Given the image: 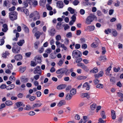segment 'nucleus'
Segmentation results:
<instances>
[{
  "label": "nucleus",
  "instance_id": "nucleus-1",
  "mask_svg": "<svg viewBox=\"0 0 123 123\" xmlns=\"http://www.w3.org/2000/svg\"><path fill=\"white\" fill-rule=\"evenodd\" d=\"M94 19H97L96 17L93 14H91L86 18L85 24L87 25H90Z\"/></svg>",
  "mask_w": 123,
  "mask_h": 123
},
{
  "label": "nucleus",
  "instance_id": "nucleus-2",
  "mask_svg": "<svg viewBox=\"0 0 123 123\" xmlns=\"http://www.w3.org/2000/svg\"><path fill=\"white\" fill-rule=\"evenodd\" d=\"M82 55L81 52L77 50H73L72 52L73 58L74 59H77L80 57Z\"/></svg>",
  "mask_w": 123,
  "mask_h": 123
},
{
  "label": "nucleus",
  "instance_id": "nucleus-3",
  "mask_svg": "<svg viewBox=\"0 0 123 123\" xmlns=\"http://www.w3.org/2000/svg\"><path fill=\"white\" fill-rule=\"evenodd\" d=\"M15 43H12L13 45L12 48V51L13 53L15 54L19 53L20 52V47L15 44Z\"/></svg>",
  "mask_w": 123,
  "mask_h": 123
},
{
  "label": "nucleus",
  "instance_id": "nucleus-4",
  "mask_svg": "<svg viewBox=\"0 0 123 123\" xmlns=\"http://www.w3.org/2000/svg\"><path fill=\"white\" fill-rule=\"evenodd\" d=\"M9 17L11 20H14L17 19L18 13L15 11L10 12L9 14Z\"/></svg>",
  "mask_w": 123,
  "mask_h": 123
},
{
  "label": "nucleus",
  "instance_id": "nucleus-5",
  "mask_svg": "<svg viewBox=\"0 0 123 123\" xmlns=\"http://www.w3.org/2000/svg\"><path fill=\"white\" fill-rule=\"evenodd\" d=\"M68 71V70L65 68H61L57 70L56 71V73L58 74H63L65 72V74L67 75V72Z\"/></svg>",
  "mask_w": 123,
  "mask_h": 123
},
{
  "label": "nucleus",
  "instance_id": "nucleus-6",
  "mask_svg": "<svg viewBox=\"0 0 123 123\" xmlns=\"http://www.w3.org/2000/svg\"><path fill=\"white\" fill-rule=\"evenodd\" d=\"M56 6L59 8H62L64 6L63 2L60 1H57L56 3Z\"/></svg>",
  "mask_w": 123,
  "mask_h": 123
},
{
  "label": "nucleus",
  "instance_id": "nucleus-7",
  "mask_svg": "<svg viewBox=\"0 0 123 123\" xmlns=\"http://www.w3.org/2000/svg\"><path fill=\"white\" fill-rule=\"evenodd\" d=\"M35 74H41V70L40 67L39 66H37L35 68V70L34 71Z\"/></svg>",
  "mask_w": 123,
  "mask_h": 123
},
{
  "label": "nucleus",
  "instance_id": "nucleus-8",
  "mask_svg": "<svg viewBox=\"0 0 123 123\" xmlns=\"http://www.w3.org/2000/svg\"><path fill=\"white\" fill-rule=\"evenodd\" d=\"M97 42H94L92 43L91 44V46L92 48H96L98 46V44L99 43V41L98 39H96Z\"/></svg>",
  "mask_w": 123,
  "mask_h": 123
},
{
  "label": "nucleus",
  "instance_id": "nucleus-9",
  "mask_svg": "<svg viewBox=\"0 0 123 123\" xmlns=\"http://www.w3.org/2000/svg\"><path fill=\"white\" fill-rule=\"evenodd\" d=\"M65 104L66 102L65 100H61L57 103V106L58 107H61L65 105Z\"/></svg>",
  "mask_w": 123,
  "mask_h": 123
},
{
  "label": "nucleus",
  "instance_id": "nucleus-10",
  "mask_svg": "<svg viewBox=\"0 0 123 123\" xmlns=\"http://www.w3.org/2000/svg\"><path fill=\"white\" fill-rule=\"evenodd\" d=\"M23 57L22 55L19 54L17 55L14 56L15 59L17 61H20L22 59Z\"/></svg>",
  "mask_w": 123,
  "mask_h": 123
},
{
  "label": "nucleus",
  "instance_id": "nucleus-11",
  "mask_svg": "<svg viewBox=\"0 0 123 123\" xmlns=\"http://www.w3.org/2000/svg\"><path fill=\"white\" fill-rule=\"evenodd\" d=\"M83 88H86V90H89L90 88L89 84L87 82H86L84 83L83 85Z\"/></svg>",
  "mask_w": 123,
  "mask_h": 123
},
{
  "label": "nucleus",
  "instance_id": "nucleus-12",
  "mask_svg": "<svg viewBox=\"0 0 123 123\" xmlns=\"http://www.w3.org/2000/svg\"><path fill=\"white\" fill-rule=\"evenodd\" d=\"M111 66H109L107 68L106 72V75L111 76V74L110 73V71L111 70Z\"/></svg>",
  "mask_w": 123,
  "mask_h": 123
},
{
  "label": "nucleus",
  "instance_id": "nucleus-13",
  "mask_svg": "<svg viewBox=\"0 0 123 123\" xmlns=\"http://www.w3.org/2000/svg\"><path fill=\"white\" fill-rule=\"evenodd\" d=\"M49 34L51 36H53L54 35L55 33V29L52 28L50 29L49 31Z\"/></svg>",
  "mask_w": 123,
  "mask_h": 123
},
{
  "label": "nucleus",
  "instance_id": "nucleus-14",
  "mask_svg": "<svg viewBox=\"0 0 123 123\" xmlns=\"http://www.w3.org/2000/svg\"><path fill=\"white\" fill-rule=\"evenodd\" d=\"M111 116L113 120L115 119L116 118V116L115 112L113 110L111 111Z\"/></svg>",
  "mask_w": 123,
  "mask_h": 123
},
{
  "label": "nucleus",
  "instance_id": "nucleus-15",
  "mask_svg": "<svg viewBox=\"0 0 123 123\" xmlns=\"http://www.w3.org/2000/svg\"><path fill=\"white\" fill-rule=\"evenodd\" d=\"M66 86L65 85H60L57 86V88L58 90H62L65 88Z\"/></svg>",
  "mask_w": 123,
  "mask_h": 123
},
{
  "label": "nucleus",
  "instance_id": "nucleus-16",
  "mask_svg": "<svg viewBox=\"0 0 123 123\" xmlns=\"http://www.w3.org/2000/svg\"><path fill=\"white\" fill-rule=\"evenodd\" d=\"M72 96L69 93H68L66 95L65 99L66 100H70L72 98Z\"/></svg>",
  "mask_w": 123,
  "mask_h": 123
},
{
  "label": "nucleus",
  "instance_id": "nucleus-17",
  "mask_svg": "<svg viewBox=\"0 0 123 123\" xmlns=\"http://www.w3.org/2000/svg\"><path fill=\"white\" fill-rule=\"evenodd\" d=\"M25 41L24 40L22 39L20 40L17 43V44L19 46H22L25 43Z\"/></svg>",
  "mask_w": 123,
  "mask_h": 123
},
{
  "label": "nucleus",
  "instance_id": "nucleus-18",
  "mask_svg": "<svg viewBox=\"0 0 123 123\" xmlns=\"http://www.w3.org/2000/svg\"><path fill=\"white\" fill-rule=\"evenodd\" d=\"M95 29L94 26H88L87 27V30L90 31H93Z\"/></svg>",
  "mask_w": 123,
  "mask_h": 123
},
{
  "label": "nucleus",
  "instance_id": "nucleus-19",
  "mask_svg": "<svg viewBox=\"0 0 123 123\" xmlns=\"http://www.w3.org/2000/svg\"><path fill=\"white\" fill-rule=\"evenodd\" d=\"M80 96L82 98L86 97L88 98H89V96L87 93H82L80 94Z\"/></svg>",
  "mask_w": 123,
  "mask_h": 123
},
{
  "label": "nucleus",
  "instance_id": "nucleus-20",
  "mask_svg": "<svg viewBox=\"0 0 123 123\" xmlns=\"http://www.w3.org/2000/svg\"><path fill=\"white\" fill-rule=\"evenodd\" d=\"M15 87V85L13 84L8 86L6 88V89L8 90H10L13 89Z\"/></svg>",
  "mask_w": 123,
  "mask_h": 123
},
{
  "label": "nucleus",
  "instance_id": "nucleus-21",
  "mask_svg": "<svg viewBox=\"0 0 123 123\" xmlns=\"http://www.w3.org/2000/svg\"><path fill=\"white\" fill-rule=\"evenodd\" d=\"M3 28L2 29V31L4 32H6L8 30L7 26L6 24H4L3 26Z\"/></svg>",
  "mask_w": 123,
  "mask_h": 123
},
{
  "label": "nucleus",
  "instance_id": "nucleus-22",
  "mask_svg": "<svg viewBox=\"0 0 123 123\" xmlns=\"http://www.w3.org/2000/svg\"><path fill=\"white\" fill-rule=\"evenodd\" d=\"M76 90L74 88H72L70 91V94L72 96L75 95L76 94Z\"/></svg>",
  "mask_w": 123,
  "mask_h": 123
},
{
  "label": "nucleus",
  "instance_id": "nucleus-23",
  "mask_svg": "<svg viewBox=\"0 0 123 123\" xmlns=\"http://www.w3.org/2000/svg\"><path fill=\"white\" fill-rule=\"evenodd\" d=\"M42 105V104L41 103H36L35 104L33 105V106L32 107V109H34L35 108H37V107H40Z\"/></svg>",
  "mask_w": 123,
  "mask_h": 123
},
{
  "label": "nucleus",
  "instance_id": "nucleus-24",
  "mask_svg": "<svg viewBox=\"0 0 123 123\" xmlns=\"http://www.w3.org/2000/svg\"><path fill=\"white\" fill-rule=\"evenodd\" d=\"M87 77L84 76H79L77 77V79L78 80H81L85 79Z\"/></svg>",
  "mask_w": 123,
  "mask_h": 123
},
{
  "label": "nucleus",
  "instance_id": "nucleus-25",
  "mask_svg": "<svg viewBox=\"0 0 123 123\" xmlns=\"http://www.w3.org/2000/svg\"><path fill=\"white\" fill-rule=\"evenodd\" d=\"M99 60L100 61H103V62H105L107 59L105 56H102L99 57Z\"/></svg>",
  "mask_w": 123,
  "mask_h": 123
},
{
  "label": "nucleus",
  "instance_id": "nucleus-26",
  "mask_svg": "<svg viewBox=\"0 0 123 123\" xmlns=\"http://www.w3.org/2000/svg\"><path fill=\"white\" fill-rule=\"evenodd\" d=\"M26 69V67H19V71L21 73L24 72Z\"/></svg>",
  "mask_w": 123,
  "mask_h": 123
},
{
  "label": "nucleus",
  "instance_id": "nucleus-27",
  "mask_svg": "<svg viewBox=\"0 0 123 123\" xmlns=\"http://www.w3.org/2000/svg\"><path fill=\"white\" fill-rule=\"evenodd\" d=\"M43 34V32H40L39 31H37L35 34V36L36 37L37 39H38L40 37L41 35Z\"/></svg>",
  "mask_w": 123,
  "mask_h": 123
},
{
  "label": "nucleus",
  "instance_id": "nucleus-28",
  "mask_svg": "<svg viewBox=\"0 0 123 123\" xmlns=\"http://www.w3.org/2000/svg\"><path fill=\"white\" fill-rule=\"evenodd\" d=\"M23 27L24 28L25 32L26 33H28L29 32V30L28 28L25 25H23Z\"/></svg>",
  "mask_w": 123,
  "mask_h": 123
},
{
  "label": "nucleus",
  "instance_id": "nucleus-29",
  "mask_svg": "<svg viewBox=\"0 0 123 123\" xmlns=\"http://www.w3.org/2000/svg\"><path fill=\"white\" fill-rule=\"evenodd\" d=\"M81 68L84 70H85V71L88 72L89 71V69L88 68L87 66L84 64L83 65L82 67H81Z\"/></svg>",
  "mask_w": 123,
  "mask_h": 123
},
{
  "label": "nucleus",
  "instance_id": "nucleus-30",
  "mask_svg": "<svg viewBox=\"0 0 123 123\" xmlns=\"http://www.w3.org/2000/svg\"><path fill=\"white\" fill-rule=\"evenodd\" d=\"M100 115L103 118L105 119L106 118L105 113L104 111H103L101 112Z\"/></svg>",
  "mask_w": 123,
  "mask_h": 123
},
{
  "label": "nucleus",
  "instance_id": "nucleus-31",
  "mask_svg": "<svg viewBox=\"0 0 123 123\" xmlns=\"http://www.w3.org/2000/svg\"><path fill=\"white\" fill-rule=\"evenodd\" d=\"M31 108H32V107H31L29 105H27L24 109L25 110L29 111L31 110Z\"/></svg>",
  "mask_w": 123,
  "mask_h": 123
},
{
  "label": "nucleus",
  "instance_id": "nucleus-32",
  "mask_svg": "<svg viewBox=\"0 0 123 123\" xmlns=\"http://www.w3.org/2000/svg\"><path fill=\"white\" fill-rule=\"evenodd\" d=\"M98 68H97L95 67L91 70L90 71V72L92 73H96L98 72Z\"/></svg>",
  "mask_w": 123,
  "mask_h": 123
},
{
  "label": "nucleus",
  "instance_id": "nucleus-33",
  "mask_svg": "<svg viewBox=\"0 0 123 123\" xmlns=\"http://www.w3.org/2000/svg\"><path fill=\"white\" fill-rule=\"evenodd\" d=\"M68 10L72 14H73L74 12V10L71 7H69L68 9Z\"/></svg>",
  "mask_w": 123,
  "mask_h": 123
},
{
  "label": "nucleus",
  "instance_id": "nucleus-34",
  "mask_svg": "<svg viewBox=\"0 0 123 123\" xmlns=\"http://www.w3.org/2000/svg\"><path fill=\"white\" fill-rule=\"evenodd\" d=\"M96 106V105L95 103H93L90 106V108L92 110H94L95 109Z\"/></svg>",
  "mask_w": 123,
  "mask_h": 123
},
{
  "label": "nucleus",
  "instance_id": "nucleus-35",
  "mask_svg": "<svg viewBox=\"0 0 123 123\" xmlns=\"http://www.w3.org/2000/svg\"><path fill=\"white\" fill-rule=\"evenodd\" d=\"M5 104L7 106H9L12 105L13 103L11 101L8 100L5 102Z\"/></svg>",
  "mask_w": 123,
  "mask_h": 123
},
{
  "label": "nucleus",
  "instance_id": "nucleus-36",
  "mask_svg": "<svg viewBox=\"0 0 123 123\" xmlns=\"http://www.w3.org/2000/svg\"><path fill=\"white\" fill-rule=\"evenodd\" d=\"M117 30H121L122 28L121 24L120 23H118L117 25Z\"/></svg>",
  "mask_w": 123,
  "mask_h": 123
},
{
  "label": "nucleus",
  "instance_id": "nucleus-37",
  "mask_svg": "<svg viewBox=\"0 0 123 123\" xmlns=\"http://www.w3.org/2000/svg\"><path fill=\"white\" fill-rule=\"evenodd\" d=\"M97 88L100 89L104 87V86L103 84H98L96 86Z\"/></svg>",
  "mask_w": 123,
  "mask_h": 123
},
{
  "label": "nucleus",
  "instance_id": "nucleus-38",
  "mask_svg": "<svg viewBox=\"0 0 123 123\" xmlns=\"http://www.w3.org/2000/svg\"><path fill=\"white\" fill-rule=\"evenodd\" d=\"M61 37L60 35H57L55 37V39L56 41H59L61 40Z\"/></svg>",
  "mask_w": 123,
  "mask_h": 123
},
{
  "label": "nucleus",
  "instance_id": "nucleus-39",
  "mask_svg": "<svg viewBox=\"0 0 123 123\" xmlns=\"http://www.w3.org/2000/svg\"><path fill=\"white\" fill-rule=\"evenodd\" d=\"M16 106L19 107L22 105L23 103L21 102H19L16 103Z\"/></svg>",
  "mask_w": 123,
  "mask_h": 123
},
{
  "label": "nucleus",
  "instance_id": "nucleus-40",
  "mask_svg": "<svg viewBox=\"0 0 123 123\" xmlns=\"http://www.w3.org/2000/svg\"><path fill=\"white\" fill-rule=\"evenodd\" d=\"M39 43L38 41H37L34 43V47L36 49H37L38 48V46L39 45Z\"/></svg>",
  "mask_w": 123,
  "mask_h": 123
},
{
  "label": "nucleus",
  "instance_id": "nucleus-41",
  "mask_svg": "<svg viewBox=\"0 0 123 123\" xmlns=\"http://www.w3.org/2000/svg\"><path fill=\"white\" fill-rule=\"evenodd\" d=\"M61 25V22H59L57 23L56 25V28L58 29L59 30L61 29V28L60 27Z\"/></svg>",
  "mask_w": 123,
  "mask_h": 123
},
{
  "label": "nucleus",
  "instance_id": "nucleus-42",
  "mask_svg": "<svg viewBox=\"0 0 123 123\" xmlns=\"http://www.w3.org/2000/svg\"><path fill=\"white\" fill-rule=\"evenodd\" d=\"M24 12L26 14V16H28L29 14V13L28 10L26 8H25L23 9Z\"/></svg>",
  "mask_w": 123,
  "mask_h": 123
},
{
  "label": "nucleus",
  "instance_id": "nucleus-43",
  "mask_svg": "<svg viewBox=\"0 0 123 123\" xmlns=\"http://www.w3.org/2000/svg\"><path fill=\"white\" fill-rule=\"evenodd\" d=\"M112 33L114 36H116L117 35V31L114 30H113Z\"/></svg>",
  "mask_w": 123,
  "mask_h": 123
},
{
  "label": "nucleus",
  "instance_id": "nucleus-44",
  "mask_svg": "<svg viewBox=\"0 0 123 123\" xmlns=\"http://www.w3.org/2000/svg\"><path fill=\"white\" fill-rule=\"evenodd\" d=\"M46 7L47 10L49 11L51 10L52 9V7L48 4L46 5Z\"/></svg>",
  "mask_w": 123,
  "mask_h": 123
},
{
  "label": "nucleus",
  "instance_id": "nucleus-45",
  "mask_svg": "<svg viewBox=\"0 0 123 123\" xmlns=\"http://www.w3.org/2000/svg\"><path fill=\"white\" fill-rule=\"evenodd\" d=\"M9 80L11 81H14L15 80L16 78L14 76H10L9 78Z\"/></svg>",
  "mask_w": 123,
  "mask_h": 123
},
{
  "label": "nucleus",
  "instance_id": "nucleus-46",
  "mask_svg": "<svg viewBox=\"0 0 123 123\" xmlns=\"http://www.w3.org/2000/svg\"><path fill=\"white\" fill-rule=\"evenodd\" d=\"M52 51V50L51 49H46L45 51V53H46L49 54H50Z\"/></svg>",
  "mask_w": 123,
  "mask_h": 123
},
{
  "label": "nucleus",
  "instance_id": "nucleus-47",
  "mask_svg": "<svg viewBox=\"0 0 123 123\" xmlns=\"http://www.w3.org/2000/svg\"><path fill=\"white\" fill-rule=\"evenodd\" d=\"M4 43L5 41L4 39L1 38L0 40V45L2 46L4 44Z\"/></svg>",
  "mask_w": 123,
  "mask_h": 123
},
{
  "label": "nucleus",
  "instance_id": "nucleus-48",
  "mask_svg": "<svg viewBox=\"0 0 123 123\" xmlns=\"http://www.w3.org/2000/svg\"><path fill=\"white\" fill-rule=\"evenodd\" d=\"M63 26H64V30L65 31L69 28V26L67 24L65 25H63Z\"/></svg>",
  "mask_w": 123,
  "mask_h": 123
},
{
  "label": "nucleus",
  "instance_id": "nucleus-49",
  "mask_svg": "<svg viewBox=\"0 0 123 123\" xmlns=\"http://www.w3.org/2000/svg\"><path fill=\"white\" fill-rule=\"evenodd\" d=\"M83 119L84 120L83 121V123H85L88 120L87 117L86 116H84L83 117Z\"/></svg>",
  "mask_w": 123,
  "mask_h": 123
},
{
  "label": "nucleus",
  "instance_id": "nucleus-50",
  "mask_svg": "<svg viewBox=\"0 0 123 123\" xmlns=\"http://www.w3.org/2000/svg\"><path fill=\"white\" fill-rule=\"evenodd\" d=\"M105 33L106 34H108L109 33L111 32V30L109 29H108L107 30H105Z\"/></svg>",
  "mask_w": 123,
  "mask_h": 123
},
{
  "label": "nucleus",
  "instance_id": "nucleus-51",
  "mask_svg": "<svg viewBox=\"0 0 123 123\" xmlns=\"http://www.w3.org/2000/svg\"><path fill=\"white\" fill-rule=\"evenodd\" d=\"M120 2L118 0H117L116 3H115V4L114 6L117 7H118L120 6Z\"/></svg>",
  "mask_w": 123,
  "mask_h": 123
},
{
  "label": "nucleus",
  "instance_id": "nucleus-52",
  "mask_svg": "<svg viewBox=\"0 0 123 123\" xmlns=\"http://www.w3.org/2000/svg\"><path fill=\"white\" fill-rule=\"evenodd\" d=\"M79 3V2L78 0H76L73 1V4L74 5L76 6Z\"/></svg>",
  "mask_w": 123,
  "mask_h": 123
},
{
  "label": "nucleus",
  "instance_id": "nucleus-53",
  "mask_svg": "<svg viewBox=\"0 0 123 123\" xmlns=\"http://www.w3.org/2000/svg\"><path fill=\"white\" fill-rule=\"evenodd\" d=\"M36 97L35 96H31L29 98L30 100L31 101L34 100L36 98Z\"/></svg>",
  "mask_w": 123,
  "mask_h": 123
},
{
  "label": "nucleus",
  "instance_id": "nucleus-54",
  "mask_svg": "<svg viewBox=\"0 0 123 123\" xmlns=\"http://www.w3.org/2000/svg\"><path fill=\"white\" fill-rule=\"evenodd\" d=\"M105 122L103 120L102 118H100L98 120V123H105Z\"/></svg>",
  "mask_w": 123,
  "mask_h": 123
},
{
  "label": "nucleus",
  "instance_id": "nucleus-55",
  "mask_svg": "<svg viewBox=\"0 0 123 123\" xmlns=\"http://www.w3.org/2000/svg\"><path fill=\"white\" fill-rule=\"evenodd\" d=\"M23 95H24L23 94L20 93L17 96L19 98H22L23 97Z\"/></svg>",
  "mask_w": 123,
  "mask_h": 123
},
{
  "label": "nucleus",
  "instance_id": "nucleus-56",
  "mask_svg": "<svg viewBox=\"0 0 123 123\" xmlns=\"http://www.w3.org/2000/svg\"><path fill=\"white\" fill-rule=\"evenodd\" d=\"M72 36V33L71 32H69L67 33L66 35V36L70 38Z\"/></svg>",
  "mask_w": 123,
  "mask_h": 123
},
{
  "label": "nucleus",
  "instance_id": "nucleus-57",
  "mask_svg": "<svg viewBox=\"0 0 123 123\" xmlns=\"http://www.w3.org/2000/svg\"><path fill=\"white\" fill-rule=\"evenodd\" d=\"M61 47L64 50H66L67 48L65 46L64 44H62V43H61Z\"/></svg>",
  "mask_w": 123,
  "mask_h": 123
},
{
  "label": "nucleus",
  "instance_id": "nucleus-58",
  "mask_svg": "<svg viewBox=\"0 0 123 123\" xmlns=\"http://www.w3.org/2000/svg\"><path fill=\"white\" fill-rule=\"evenodd\" d=\"M106 52L105 49V47H102V54H105Z\"/></svg>",
  "mask_w": 123,
  "mask_h": 123
},
{
  "label": "nucleus",
  "instance_id": "nucleus-59",
  "mask_svg": "<svg viewBox=\"0 0 123 123\" xmlns=\"http://www.w3.org/2000/svg\"><path fill=\"white\" fill-rule=\"evenodd\" d=\"M36 94L37 97H39L41 95V93L40 91H38L36 93Z\"/></svg>",
  "mask_w": 123,
  "mask_h": 123
},
{
  "label": "nucleus",
  "instance_id": "nucleus-60",
  "mask_svg": "<svg viewBox=\"0 0 123 123\" xmlns=\"http://www.w3.org/2000/svg\"><path fill=\"white\" fill-rule=\"evenodd\" d=\"M6 87V85L2 84L0 86V88L2 89H3L5 88Z\"/></svg>",
  "mask_w": 123,
  "mask_h": 123
},
{
  "label": "nucleus",
  "instance_id": "nucleus-61",
  "mask_svg": "<svg viewBox=\"0 0 123 123\" xmlns=\"http://www.w3.org/2000/svg\"><path fill=\"white\" fill-rule=\"evenodd\" d=\"M64 95V93L63 92H62L60 93L58 95V96L61 98L63 97Z\"/></svg>",
  "mask_w": 123,
  "mask_h": 123
},
{
  "label": "nucleus",
  "instance_id": "nucleus-62",
  "mask_svg": "<svg viewBox=\"0 0 123 123\" xmlns=\"http://www.w3.org/2000/svg\"><path fill=\"white\" fill-rule=\"evenodd\" d=\"M83 62L86 64H88L89 63V60L86 59H84L83 60Z\"/></svg>",
  "mask_w": 123,
  "mask_h": 123
},
{
  "label": "nucleus",
  "instance_id": "nucleus-63",
  "mask_svg": "<svg viewBox=\"0 0 123 123\" xmlns=\"http://www.w3.org/2000/svg\"><path fill=\"white\" fill-rule=\"evenodd\" d=\"M80 45L78 44H76L75 46V48L77 49H79L80 48Z\"/></svg>",
  "mask_w": 123,
  "mask_h": 123
},
{
  "label": "nucleus",
  "instance_id": "nucleus-64",
  "mask_svg": "<svg viewBox=\"0 0 123 123\" xmlns=\"http://www.w3.org/2000/svg\"><path fill=\"white\" fill-rule=\"evenodd\" d=\"M7 67L10 70H12V66L11 64H9L7 66Z\"/></svg>",
  "mask_w": 123,
  "mask_h": 123
}]
</instances>
